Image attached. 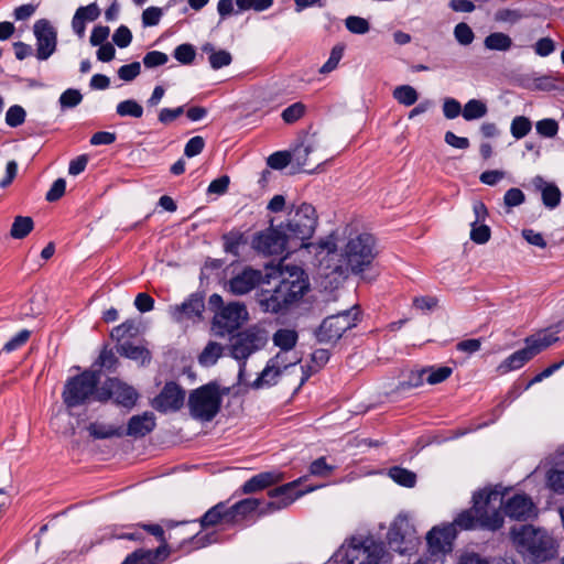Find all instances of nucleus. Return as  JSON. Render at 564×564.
<instances>
[{"mask_svg":"<svg viewBox=\"0 0 564 564\" xmlns=\"http://www.w3.org/2000/svg\"><path fill=\"white\" fill-rule=\"evenodd\" d=\"M278 273V284L258 292L257 302L263 313L285 315L302 302L311 283L305 270L296 264L281 261Z\"/></svg>","mask_w":564,"mask_h":564,"instance_id":"f257e3e1","label":"nucleus"},{"mask_svg":"<svg viewBox=\"0 0 564 564\" xmlns=\"http://www.w3.org/2000/svg\"><path fill=\"white\" fill-rule=\"evenodd\" d=\"M510 535L517 551L528 564H539L556 555L555 542L543 529L522 524L513 527Z\"/></svg>","mask_w":564,"mask_h":564,"instance_id":"f03ea898","label":"nucleus"},{"mask_svg":"<svg viewBox=\"0 0 564 564\" xmlns=\"http://www.w3.org/2000/svg\"><path fill=\"white\" fill-rule=\"evenodd\" d=\"M100 370L87 369L67 379L62 399L64 404L72 409L90 402H98Z\"/></svg>","mask_w":564,"mask_h":564,"instance_id":"7ed1b4c3","label":"nucleus"},{"mask_svg":"<svg viewBox=\"0 0 564 564\" xmlns=\"http://www.w3.org/2000/svg\"><path fill=\"white\" fill-rule=\"evenodd\" d=\"M295 249L305 246L311 239L317 226L315 207L303 203L300 206H292L285 223L280 224Z\"/></svg>","mask_w":564,"mask_h":564,"instance_id":"20e7f679","label":"nucleus"},{"mask_svg":"<svg viewBox=\"0 0 564 564\" xmlns=\"http://www.w3.org/2000/svg\"><path fill=\"white\" fill-rule=\"evenodd\" d=\"M378 254L376 239L370 234H359L349 238L341 258L346 270L352 274H360L368 269Z\"/></svg>","mask_w":564,"mask_h":564,"instance_id":"39448f33","label":"nucleus"},{"mask_svg":"<svg viewBox=\"0 0 564 564\" xmlns=\"http://www.w3.org/2000/svg\"><path fill=\"white\" fill-rule=\"evenodd\" d=\"M502 495L492 489H482L474 494L471 510H475L480 529L497 531L503 525V517L500 511Z\"/></svg>","mask_w":564,"mask_h":564,"instance_id":"423d86ee","label":"nucleus"},{"mask_svg":"<svg viewBox=\"0 0 564 564\" xmlns=\"http://www.w3.org/2000/svg\"><path fill=\"white\" fill-rule=\"evenodd\" d=\"M221 394L215 382L204 384L189 393L188 408L191 415L199 421L209 422L219 412Z\"/></svg>","mask_w":564,"mask_h":564,"instance_id":"0eeeda50","label":"nucleus"},{"mask_svg":"<svg viewBox=\"0 0 564 564\" xmlns=\"http://www.w3.org/2000/svg\"><path fill=\"white\" fill-rule=\"evenodd\" d=\"M306 477H301L291 482L284 484L276 488L269 490L268 495L272 499L268 501L261 509L260 514H268L278 510H282L292 505L297 498L303 495L311 492L315 489V487H307L305 489H300V486Z\"/></svg>","mask_w":564,"mask_h":564,"instance_id":"6e6552de","label":"nucleus"},{"mask_svg":"<svg viewBox=\"0 0 564 564\" xmlns=\"http://www.w3.org/2000/svg\"><path fill=\"white\" fill-rule=\"evenodd\" d=\"M356 314L350 311L327 316L315 330V337L321 344H335L350 328L356 326Z\"/></svg>","mask_w":564,"mask_h":564,"instance_id":"1a4fd4ad","label":"nucleus"},{"mask_svg":"<svg viewBox=\"0 0 564 564\" xmlns=\"http://www.w3.org/2000/svg\"><path fill=\"white\" fill-rule=\"evenodd\" d=\"M252 246L258 251L265 254H282L296 250L288 238L281 225L271 226L264 231L259 232L252 241Z\"/></svg>","mask_w":564,"mask_h":564,"instance_id":"9d476101","label":"nucleus"},{"mask_svg":"<svg viewBox=\"0 0 564 564\" xmlns=\"http://www.w3.org/2000/svg\"><path fill=\"white\" fill-rule=\"evenodd\" d=\"M110 399H113L116 404L130 410L135 405L139 393L132 386L118 378H108L99 389L98 402L105 403Z\"/></svg>","mask_w":564,"mask_h":564,"instance_id":"9b49d317","label":"nucleus"},{"mask_svg":"<svg viewBox=\"0 0 564 564\" xmlns=\"http://www.w3.org/2000/svg\"><path fill=\"white\" fill-rule=\"evenodd\" d=\"M388 557L383 544L370 539L351 544L346 551V564H388Z\"/></svg>","mask_w":564,"mask_h":564,"instance_id":"f8f14e48","label":"nucleus"},{"mask_svg":"<svg viewBox=\"0 0 564 564\" xmlns=\"http://www.w3.org/2000/svg\"><path fill=\"white\" fill-rule=\"evenodd\" d=\"M248 311L243 303L230 302L214 317V326L217 328V334L225 336L236 332L245 321L248 319Z\"/></svg>","mask_w":564,"mask_h":564,"instance_id":"ddd939ff","label":"nucleus"},{"mask_svg":"<svg viewBox=\"0 0 564 564\" xmlns=\"http://www.w3.org/2000/svg\"><path fill=\"white\" fill-rule=\"evenodd\" d=\"M265 344V337L259 330L246 329L238 333L231 338L230 351L231 356L243 364L240 367L242 372L246 360L257 350L261 349Z\"/></svg>","mask_w":564,"mask_h":564,"instance_id":"4468645a","label":"nucleus"},{"mask_svg":"<svg viewBox=\"0 0 564 564\" xmlns=\"http://www.w3.org/2000/svg\"><path fill=\"white\" fill-rule=\"evenodd\" d=\"M505 514L517 521H528L538 517V508L525 494H516L502 501Z\"/></svg>","mask_w":564,"mask_h":564,"instance_id":"2eb2a0df","label":"nucleus"},{"mask_svg":"<svg viewBox=\"0 0 564 564\" xmlns=\"http://www.w3.org/2000/svg\"><path fill=\"white\" fill-rule=\"evenodd\" d=\"M36 39V57L41 61L47 59L56 50L57 33L46 19H41L34 24Z\"/></svg>","mask_w":564,"mask_h":564,"instance_id":"dca6fc26","label":"nucleus"},{"mask_svg":"<svg viewBox=\"0 0 564 564\" xmlns=\"http://www.w3.org/2000/svg\"><path fill=\"white\" fill-rule=\"evenodd\" d=\"M457 536V529L453 524L434 527L426 535L429 550L432 555H445L452 552L453 542Z\"/></svg>","mask_w":564,"mask_h":564,"instance_id":"f3484780","label":"nucleus"},{"mask_svg":"<svg viewBox=\"0 0 564 564\" xmlns=\"http://www.w3.org/2000/svg\"><path fill=\"white\" fill-rule=\"evenodd\" d=\"M185 391L175 382H166L160 394L154 399L153 406L161 412L177 411L182 408Z\"/></svg>","mask_w":564,"mask_h":564,"instance_id":"a211bd4d","label":"nucleus"},{"mask_svg":"<svg viewBox=\"0 0 564 564\" xmlns=\"http://www.w3.org/2000/svg\"><path fill=\"white\" fill-rule=\"evenodd\" d=\"M262 279L263 274L260 270L247 267L229 280L228 290L234 295H245L256 289Z\"/></svg>","mask_w":564,"mask_h":564,"instance_id":"6ab92c4d","label":"nucleus"},{"mask_svg":"<svg viewBox=\"0 0 564 564\" xmlns=\"http://www.w3.org/2000/svg\"><path fill=\"white\" fill-rule=\"evenodd\" d=\"M388 542L391 549L400 554H405L415 546V539L410 532V525L405 520L394 522L388 532Z\"/></svg>","mask_w":564,"mask_h":564,"instance_id":"aec40b11","label":"nucleus"},{"mask_svg":"<svg viewBox=\"0 0 564 564\" xmlns=\"http://www.w3.org/2000/svg\"><path fill=\"white\" fill-rule=\"evenodd\" d=\"M155 426V415L152 412H144L129 419L127 430H123V435L134 438L144 437L150 434Z\"/></svg>","mask_w":564,"mask_h":564,"instance_id":"412c9836","label":"nucleus"},{"mask_svg":"<svg viewBox=\"0 0 564 564\" xmlns=\"http://www.w3.org/2000/svg\"><path fill=\"white\" fill-rule=\"evenodd\" d=\"M284 479V474L281 471H263L252 476L241 486V492L245 495L253 494L263 490L272 485H275Z\"/></svg>","mask_w":564,"mask_h":564,"instance_id":"4be33fe9","label":"nucleus"},{"mask_svg":"<svg viewBox=\"0 0 564 564\" xmlns=\"http://www.w3.org/2000/svg\"><path fill=\"white\" fill-rule=\"evenodd\" d=\"M204 300L198 294H192L186 301L171 308L173 318L181 322L184 318L200 317L204 311Z\"/></svg>","mask_w":564,"mask_h":564,"instance_id":"5701e85b","label":"nucleus"},{"mask_svg":"<svg viewBox=\"0 0 564 564\" xmlns=\"http://www.w3.org/2000/svg\"><path fill=\"white\" fill-rule=\"evenodd\" d=\"M99 15L100 9L96 2L79 7L72 19V28L75 34L79 39H83L85 36L86 22H93L97 20Z\"/></svg>","mask_w":564,"mask_h":564,"instance_id":"b1692460","label":"nucleus"},{"mask_svg":"<svg viewBox=\"0 0 564 564\" xmlns=\"http://www.w3.org/2000/svg\"><path fill=\"white\" fill-rule=\"evenodd\" d=\"M202 528L215 527L218 524L232 523V516L225 502L212 507L199 520Z\"/></svg>","mask_w":564,"mask_h":564,"instance_id":"393cba45","label":"nucleus"},{"mask_svg":"<svg viewBox=\"0 0 564 564\" xmlns=\"http://www.w3.org/2000/svg\"><path fill=\"white\" fill-rule=\"evenodd\" d=\"M534 185L541 191L542 202L546 208L554 209L560 205L562 194L554 183H547L541 176H536Z\"/></svg>","mask_w":564,"mask_h":564,"instance_id":"a878e982","label":"nucleus"},{"mask_svg":"<svg viewBox=\"0 0 564 564\" xmlns=\"http://www.w3.org/2000/svg\"><path fill=\"white\" fill-rule=\"evenodd\" d=\"M163 560H165L164 546L155 550L139 549L129 554L121 564H155Z\"/></svg>","mask_w":564,"mask_h":564,"instance_id":"bb28decb","label":"nucleus"},{"mask_svg":"<svg viewBox=\"0 0 564 564\" xmlns=\"http://www.w3.org/2000/svg\"><path fill=\"white\" fill-rule=\"evenodd\" d=\"M557 332L544 330L524 339L525 345L535 357L538 354L558 340Z\"/></svg>","mask_w":564,"mask_h":564,"instance_id":"cd10ccee","label":"nucleus"},{"mask_svg":"<svg viewBox=\"0 0 564 564\" xmlns=\"http://www.w3.org/2000/svg\"><path fill=\"white\" fill-rule=\"evenodd\" d=\"M262 502L257 498H246L229 507L232 516V523L245 519L247 516L257 511Z\"/></svg>","mask_w":564,"mask_h":564,"instance_id":"c85d7f7f","label":"nucleus"},{"mask_svg":"<svg viewBox=\"0 0 564 564\" xmlns=\"http://www.w3.org/2000/svg\"><path fill=\"white\" fill-rule=\"evenodd\" d=\"M118 352L129 359L139 361L142 366L151 360V352L142 346L133 345L130 341H124L118 347Z\"/></svg>","mask_w":564,"mask_h":564,"instance_id":"c756f323","label":"nucleus"},{"mask_svg":"<svg viewBox=\"0 0 564 564\" xmlns=\"http://www.w3.org/2000/svg\"><path fill=\"white\" fill-rule=\"evenodd\" d=\"M89 435L95 440H106L110 437H122L123 429L100 422H93L87 426Z\"/></svg>","mask_w":564,"mask_h":564,"instance_id":"7c9ffc66","label":"nucleus"},{"mask_svg":"<svg viewBox=\"0 0 564 564\" xmlns=\"http://www.w3.org/2000/svg\"><path fill=\"white\" fill-rule=\"evenodd\" d=\"M533 354L525 345L524 348L519 349L514 351L512 355H510L501 365L500 369H502V372H508L511 370H517L523 367L528 361H530L533 358Z\"/></svg>","mask_w":564,"mask_h":564,"instance_id":"2f4dec72","label":"nucleus"},{"mask_svg":"<svg viewBox=\"0 0 564 564\" xmlns=\"http://www.w3.org/2000/svg\"><path fill=\"white\" fill-rule=\"evenodd\" d=\"M297 339V332L290 328H280L272 337L273 344L283 351H291L295 347Z\"/></svg>","mask_w":564,"mask_h":564,"instance_id":"473e14b6","label":"nucleus"},{"mask_svg":"<svg viewBox=\"0 0 564 564\" xmlns=\"http://www.w3.org/2000/svg\"><path fill=\"white\" fill-rule=\"evenodd\" d=\"M281 375L282 372L279 371L275 367H271V362L268 361L259 377L253 381L252 388L260 389L263 387H272L278 383Z\"/></svg>","mask_w":564,"mask_h":564,"instance_id":"72a5a7b5","label":"nucleus"},{"mask_svg":"<svg viewBox=\"0 0 564 564\" xmlns=\"http://www.w3.org/2000/svg\"><path fill=\"white\" fill-rule=\"evenodd\" d=\"M223 355V346L216 341H209L198 356L199 365L210 367L217 362Z\"/></svg>","mask_w":564,"mask_h":564,"instance_id":"f704fd0d","label":"nucleus"},{"mask_svg":"<svg viewBox=\"0 0 564 564\" xmlns=\"http://www.w3.org/2000/svg\"><path fill=\"white\" fill-rule=\"evenodd\" d=\"M488 112L487 105L479 99H470L463 108L462 116L465 120L471 121L485 117Z\"/></svg>","mask_w":564,"mask_h":564,"instance_id":"c9c22d12","label":"nucleus"},{"mask_svg":"<svg viewBox=\"0 0 564 564\" xmlns=\"http://www.w3.org/2000/svg\"><path fill=\"white\" fill-rule=\"evenodd\" d=\"M34 227V221L29 216H17L11 226L10 235L14 239L25 238Z\"/></svg>","mask_w":564,"mask_h":564,"instance_id":"e433bc0d","label":"nucleus"},{"mask_svg":"<svg viewBox=\"0 0 564 564\" xmlns=\"http://www.w3.org/2000/svg\"><path fill=\"white\" fill-rule=\"evenodd\" d=\"M475 510L466 509L459 512L456 518L453 520L451 524L454 525L455 529L458 530H476L480 529V525H478L477 518L475 517Z\"/></svg>","mask_w":564,"mask_h":564,"instance_id":"4c0bfd02","label":"nucleus"},{"mask_svg":"<svg viewBox=\"0 0 564 564\" xmlns=\"http://www.w3.org/2000/svg\"><path fill=\"white\" fill-rule=\"evenodd\" d=\"M485 46L491 51H508L512 45V40L509 35L502 32L490 33L485 39Z\"/></svg>","mask_w":564,"mask_h":564,"instance_id":"58836bf2","label":"nucleus"},{"mask_svg":"<svg viewBox=\"0 0 564 564\" xmlns=\"http://www.w3.org/2000/svg\"><path fill=\"white\" fill-rule=\"evenodd\" d=\"M388 475L399 485L412 488L416 482V475L403 467L393 466L389 469Z\"/></svg>","mask_w":564,"mask_h":564,"instance_id":"ea45409f","label":"nucleus"},{"mask_svg":"<svg viewBox=\"0 0 564 564\" xmlns=\"http://www.w3.org/2000/svg\"><path fill=\"white\" fill-rule=\"evenodd\" d=\"M119 117H131L139 119L143 116V107L134 99L120 101L116 107Z\"/></svg>","mask_w":564,"mask_h":564,"instance_id":"a19ab883","label":"nucleus"},{"mask_svg":"<svg viewBox=\"0 0 564 564\" xmlns=\"http://www.w3.org/2000/svg\"><path fill=\"white\" fill-rule=\"evenodd\" d=\"M223 241L227 253L239 256V248L245 243V237L243 234L231 230L223 236Z\"/></svg>","mask_w":564,"mask_h":564,"instance_id":"79ce46f5","label":"nucleus"},{"mask_svg":"<svg viewBox=\"0 0 564 564\" xmlns=\"http://www.w3.org/2000/svg\"><path fill=\"white\" fill-rule=\"evenodd\" d=\"M532 129V122L528 117L517 116L512 119L510 132L517 140L524 138Z\"/></svg>","mask_w":564,"mask_h":564,"instance_id":"37998d69","label":"nucleus"},{"mask_svg":"<svg viewBox=\"0 0 564 564\" xmlns=\"http://www.w3.org/2000/svg\"><path fill=\"white\" fill-rule=\"evenodd\" d=\"M393 98L401 105L412 106L417 101L419 95L412 86L402 85L393 90Z\"/></svg>","mask_w":564,"mask_h":564,"instance_id":"c03bdc74","label":"nucleus"},{"mask_svg":"<svg viewBox=\"0 0 564 564\" xmlns=\"http://www.w3.org/2000/svg\"><path fill=\"white\" fill-rule=\"evenodd\" d=\"M306 109L302 101L294 102L282 111L281 118L285 123L293 124L304 117Z\"/></svg>","mask_w":564,"mask_h":564,"instance_id":"a18cd8bd","label":"nucleus"},{"mask_svg":"<svg viewBox=\"0 0 564 564\" xmlns=\"http://www.w3.org/2000/svg\"><path fill=\"white\" fill-rule=\"evenodd\" d=\"M119 365V360L112 349L105 347L100 354L98 359L95 362V366L99 368H104L109 372H112L117 369Z\"/></svg>","mask_w":564,"mask_h":564,"instance_id":"49530a36","label":"nucleus"},{"mask_svg":"<svg viewBox=\"0 0 564 564\" xmlns=\"http://www.w3.org/2000/svg\"><path fill=\"white\" fill-rule=\"evenodd\" d=\"M142 529L144 534H151L160 542L158 547L164 546V558H166L170 555V549L163 528L160 524H142Z\"/></svg>","mask_w":564,"mask_h":564,"instance_id":"de8ad7c7","label":"nucleus"},{"mask_svg":"<svg viewBox=\"0 0 564 564\" xmlns=\"http://www.w3.org/2000/svg\"><path fill=\"white\" fill-rule=\"evenodd\" d=\"M173 56L180 63L189 65L195 59L196 51L192 44L184 43L175 47Z\"/></svg>","mask_w":564,"mask_h":564,"instance_id":"09e8293b","label":"nucleus"},{"mask_svg":"<svg viewBox=\"0 0 564 564\" xmlns=\"http://www.w3.org/2000/svg\"><path fill=\"white\" fill-rule=\"evenodd\" d=\"M558 122L555 119L546 118L535 123L539 135L543 138H554L558 132Z\"/></svg>","mask_w":564,"mask_h":564,"instance_id":"8fccbe9b","label":"nucleus"},{"mask_svg":"<svg viewBox=\"0 0 564 564\" xmlns=\"http://www.w3.org/2000/svg\"><path fill=\"white\" fill-rule=\"evenodd\" d=\"M290 351L281 350L273 358L269 360L271 362V367H275L279 371L283 373L289 367L296 365L300 361V358L294 356L293 358H289Z\"/></svg>","mask_w":564,"mask_h":564,"instance_id":"3c124183","label":"nucleus"},{"mask_svg":"<svg viewBox=\"0 0 564 564\" xmlns=\"http://www.w3.org/2000/svg\"><path fill=\"white\" fill-rule=\"evenodd\" d=\"M425 369H429L426 373V382L430 384H437L445 381L453 372L452 368L446 366L438 368L426 367Z\"/></svg>","mask_w":564,"mask_h":564,"instance_id":"603ef678","label":"nucleus"},{"mask_svg":"<svg viewBox=\"0 0 564 564\" xmlns=\"http://www.w3.org/2000/svg\"><path fill=\"white\" fill-rule=\"evenodd\" d=\"M26 112L19 106H11L6 113V122L11 128H17L25 121Z\"/></svg>","mask_w":564,"mask_h":564,"instance_id":"864d4df0","label":"nucleus"},{"mask_svg":"<svg viewBox=\"0 0 564 564\" xmlns=\"http://www.w3.org/2000/svg\"><path fill=\"white\" fill-rule=\"evenodd\" d=\"M454 36L459 44L465 46L471 44L475 39L471 28L465 22L456 24L454 28Z\"/></svg>","mask_w":564,"mask_h":564,"instance_id":"5fc2aeb1","label":"nucleus"},{"mask_svg":"<svg viewBox=\"0 0 564 564\" xmlns=\"http://www.w3.org/2000/svg\"><path fill=\"white\" fill-rule=\"evenodd\" d=\"M345 25L354 34H365L370 29L369 22L366 19L356 15L346 18Z\"/></svg>","mask_w":564,"mask_h":564,"instance_id":"6e6d98bb","label":"nucleus"},{"mask_svg":"<svg viewBox=\"0 0 564 564\" xmlns=\"http://www.w3.org/2000/svg\"><path fill=\"white\" fill-rule=\"evenodd\" d=\"M491 230L487 225L471 223L470 239L478 245H484L489 241Z\"/></svg>","mask_w":564,"mask_h":564,"instance_id":"4d7b16f0","label":"nucleus"},{"mask_svg":"<svg viewBox=\"0 0 564 564\" xmlns=\"http://www.w3.org/2000/svg\"><path fill=\"white\" fill-rule=\"evenodd\" d=\"M208 61L213 69H219L230 65L232 62V56L226 50H218L213 51L212 55L208 56Z\"/></svg>","mask_w":564,"mask_h":564,"instance_id":"13d9d810","label":"nucleus"},{"mask_svg":"<svg viewBox=\"0 0 564 564\" xmlns=\"http://www.w3.org/2000/svg\"><path fill=\"white\" fill-rule=\"evenodd\" d=\"M344 55V47L336 45L332 48L330 55L326 63L321 67L319 73L321 74H328L333 72L339 64V61L341 59Z\"/></svg>","mask_w":564,"mask_h":564,"instance_id":"bf43d9fd","label":"nucleus"},{"mask_svg":"<svg viewBox=\"0 0 564 564\" xmlns=\"http://www.w3.org/2000/svg\"><path fill=\"white\" fill-rule=\"evenodd\" d=\"M292 162V156L286 151L274 152L268 158V165L273 170H282Z\"/></svg>","mask_w":564,"mask_h":564,"instance_id":"052dcab7","label":"nucleus"},{"mask_svg":"<svg viewBox=\"0 0 564 564\" xmlns=\"http://www.w3.org/2000/svg\"><path fill=\"white\" fill-rule=\"evenodd\" d=\"M31 336V332L28 329L20 330L15 336H13L9 341H7L2 348L6 352H12L23 345L26 344Z\"/></svg>","mask_w":564,"mask_h":564,"instance_id":"680f3d73","label":"nucleus"},{"mask_svg":"<svg viewBox=\"0 0 564 564\" xmlns=\"http://www.w3.org/2000/svg\"><path fill=\"white\" fill-rule=\"evenodd\" d=\"M83 100V95L77 89H66L59 97L62 108H73L79 105Z\"/></svg>","mask_w":564,"mask_h":564,"instance_id":"e2e57ef3","label":"nucleus"},{"mask_svg":"<svg viewBox=\"0 0 564 564\" xmlns=\"http://www.w3.org/2000/svg\"><path fill=\"white\" fill-rule=\"evenodd\" d=\"M169 61V56L160 51H151L148 52L143 57V65L147 68H154L158 66H162L166 64Z\"/></svg>","mask_w":564,"mask_h":564,"instance_id":"0e129e2a","label":"nucleus"},{"mask_svg":"<svg viewBox=\"0 0 564 564\" xmlns=\"http://www.w3.org/2000/svg\"><path fill=\"white\" fill-rule=\"evenodd\" d=\"M334 469V466L326 463L325 457H319L312 462L310 465V473L318 477H327L333 473Z\"/></svg>","mask_w":564,"mask_h":564,"instance_id":"69168bd1","label":"nucleus"},{"mask_svg":"<svg viewBox=\"0 0 564 564\" xmlns=\"http://www.w3.org/2000/svg\"><path fill=\"white\" fill-rule=\"evenodd\" d=\"M205 148V140L203 137L196 135L191 138L184 148V154L187 158H193L202 153Z\"/></svg>","mask_w":564,"mask_h":564,"instance_id":"338daca9","label":"nucleus"},{"mask_svg":"<svg viewBox=\"0 0 564 564\" xmlns=\"http://www.w3.org/2000/svg\"><path fill=\"white\" fill-rule=\"evenodd\" d=\"M547 485L554 492L564 494V470L549 471Z\"/></svg>","mask_w":564,"mask_h":564,"instance_id":"774afa93","label":"nucleus"}]
</instances>
